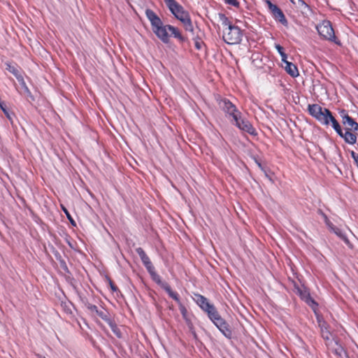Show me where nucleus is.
I'll list each match as a JSON object with an SVG mask.
<instances>
[{"label":"nucleus","mask_w":358,"mask_h":358,"mask_svg":"<svg viewBox=\"0 0 358 358\" xmlns=\"http://www.w3.org/2000/svg\"><path fill=\"white\" fill-rule=\"evenodd\" d=\"M225 3L234 6H238V2L237 0H224Z\"/></svg>","instance_id":"f704fd0d"},{"label":"nucleus","mask_w":358,"mask_h":358,"mask_svg":"<svg viewBox=\"0 0 358 358\" xmlns=\"http://www.w3.org/2000/svg\"><path fill=\"white\" fill-rule=\"evenodd\" d=\"M356 164H357V165L358 166V159H357V161L356 162Z\"/></svg>","instance_id":"37998d69"},{"label":"nucleus","mask_w":358,"mask_h":358,"mask_svg":"<svg viewBox=\"0 0 358 358\" xmlns=\"http://www.w3.org/2000/svg\"><path fill=\"white\" fill-rule=\"evenodd\" d=\"M328 125L331 123L332 127L336 131V133L343 138V131L341 129V125L338 122V121L335 119V117L332 115L331 113L328 115L327 118Z\"/></svg>","instance_id":"dca6fc26"},{"label":"nucleus","mask_w":358,"mask_h":358,"mask_svg":"<svg viewBox=\"0 0 358 358\" xmlns=\"http://www.w3.org/2000/svg\"><path fill=\"white\" fill-rule=\"evenodd\" d=\"M327 345L337 358H343V355L345 354L343 348L336 341H331Z\"/></svg>","instance_id":"9d476101"},{"label":"nucleus","mask_w":358,"mask_h":358,"mask_svg":"<svg viewBox=\"0 0 358 358\" xmlns=\"http://www.w3.org/2000/svg\"><path fill=\"white\" fill-rule=\"evenodd\" d=\"M242 36L243 34L241 29L234 24L223 30V40L228 44H238L242 40Z\"/></svg>","instance_id":"7ed1b4c3"},{"label":"nucleus","mask_w":358,"mask_h":358,"mask_svg":"<svg viewBox=\"0 0 358 358\" xmlns=\"http://www.w3.org/2000/svg\"><path fill=\"white\" fill-rule=\"evenodd\" d=\"M146 16L150 20L153 32L159 29L164 24L161 19L155 14V13L150 9L145 11Z\"/></svg>","instance_id":"1a4fd4ad"},{"label":"nucleus","mask_w":358,"mask_h":358,"mask_svg":"<svg viewBox=\"0 0 358 358\" xmlns=\"http://www.w3.org/2000/svg\"><path fill=\"white\" fill-rule=\"evenodd\" d=\"M169 296L171 298H172L173 300H175L176 302H178V303H180V299H179V296L178 294V293L172 291V292H171L169 294Z\"/></svg>","instance_id":"473e14b6"},{"label":"nucleus","mask_w":358,"mask_h":358,"mask_svg":"<svg viewBox=\"0 0 358 358\" xmlns=\"http://www.w3.org/2000/svg\"><path fill=\"white\" fill-rule=\"evenodd\" d=\"M339 114L341 122L344 126L343 139L345 142L350 145L355 144L358 136V123L345 110H341Z\"/></svg>","instance_id":"f257e3e1"},{"label":"nucleus","mask_w":358,"mask_h":358,"mask_svg":"<svg viewBox=\"0 0 358 358\" xmlns=\"http://www.w3.org/2000/svg\"><path fill=\"white\" fill-rule=\"evenodd\" d=\"M275 48L281 56L282 62H286L287 57L286 53L284 52L283 48L280 45H276Z\"/></svg>","instance_id":"a878e982"},{"label":"nucleus","mask_w":358,"mask_h":358,"mask_svg":"<svg viewBox=\"0 0 358 358\" xmlns=\"http://www.w3.org/2000/svg\"><path fill=\"white\" fill-rule=\"evenodd\" d=\"M136 252L139 255L143 265L148 270V273L150 275L154 274V268L155 267L152 265L150 258L148 257V256L146 255V253L143 250V249L141 248H137L136 249Z\"/></svg>","instance_id":"6e6552de"},{"label":"nucleus","mask_w":358,"mask_h":358,"mask_svg":"<svg viewBox=\"0 0 358 358\" xmlns=\"http://www.w3.org/2000/svg\"><path fill=\"white\" fill-rule=\"evenodd\" d=\"M63 210L64 211V213H66L68 219L69 220V221L71 222V223L73 225H76L75 224V221L73 220V218L71 217V215L69 214V213L68 212V210L65 208H63Z\"/></svg>","instance_id":"72a5a7b5"},{"label":"nucleus","mask_w":358,"mask_h":358,"mask_svg":"<svg viewBox=\"0 0 358 358\" xmlns=\"http://www.w3.org/2000/svg\"><path fill=\"white\" fill-rule=\"evenodd\" d=\"M329 229L336 235H337L340 238H341L345 243L346 245H348L349 247L352 246V244L350 243L349 239L341 229L335 227L334 224L329 227Z\"/></svg>","instance_id":"a211bd4d"},{"label":"nucleus","mask_w":358,"mask_h":358,"mask_svg":"<svg viewBox=\"0 0 358 358\" xmlns=\"http://www.w3.org/2000/svg\"><path fill=\"white\" fill-rule=\"evenodd\" d=\"M284 65L282 66L284 67L286 72L289 74L292 77H296L299 76V71L296 67V66L292 62H288L286 60V62H282Z\"/></svg>","instance_id":"4468645a"},{"label":"nucleus","mask_w":358,"mask_h":358,"mask_svg":"<svg viewBox=\"0 0 358 358\" xmlns=\"http://www.w3.org/2000/svg\"><path fill=\"white\" fill-rule=\"evenodd\" d=\"M182 24L186 31L193 34L194 27L190 18L186 19L185 21L182 22Z\"/></svg>","instance_id":"393cba45"},{"label":"nucleus","mask_w":358,"mask_h":358,"mask_svg":"<svg viewBox=\"0 0 358 358\" xmlns=\"http://www.w3.org/2000/svg\"><path fill=\"white\" fill-rule=\"evenodd\" d=\"M219 20L223 26L224 29H227L229 27H231L234 24L229 21V18L222 13L218 15Z\"/></svg>","instance_id":"412c9836"},{"label":"nucleus","mask_w":358,"mask_h":358,"mask_svg":"<svg viewBox=\"0 0 358 358\" xmlns=\"http://www.w3.org/2000/svg\"><path fill=\"white\" fill-rule=\"evenodd\" d=\"M41 358H45V357H41Z\"/></svg>","instance_id":"a18cd8bd"},{"label":"nucleus","mask_w":358,"mask_h":358,"mask_svg":"<svg viewBox=\"0 0 358 358\" xmlns=\"http://www.w3.org/2000/svg\"><path fill=\"white\" fill-rule=\"evenodd\" d=\"M319 34L324 39L334 41L336 38L334 29L329 21L325 20L317 26Z\"/></svg>","instance_id":"20e7f679"},{"label":"nucleus","mask_w":358,"mask_h":358,"mask_svg":"<svg viewBox=\"0 0 358 358\" xmlns=\"http://www.w3.org/2000/svg\"><path fill=\"white\" fill-rule=\"evenodd\" d=\"M255 163L257 164V165L258 166V167L263 171L265 172V170L264 169V167L262 166V164L257 160V159H255Z\"/></svg>","instance_id":"4c0bfd02"},{"label":"nucleus","mask_w":358,"mask_h":358,"mask_svg":"<svg viewBox=\"0 0 358 358\" xmlns=\"http://www.w3.org/2000/svg\"><path fill=\"white\" fill-rule=\"evenodd\" d=\"M168 0H164L165 3H167Z\"/></svg>","instance_id":"c03bdc74"},{"label":"nucleus","mask_w":358,"mask_h":358,"mask_svg":"<svg viewBox=\"0 0 358 358\" xmlns=\"http://www.w3.org/2000/svg\"><path fill=\"white\" fill-rule=\"evenodd\" d=\"M302 3L304 4L306 6H308L307 4H306L304 1H302Z\"/></svg>","instance_id":"79ce46f5"},{"label":"nucleus","mask_w":358,"mask_h":358,"mask_svg":"<svg viewBox=\"0 0 358 358\" xmlns=\"http://www.w3.org/2000/svg\"><path fill=\"white\" fill-rule=\"evenodd\" d=\"M205 312L207 313L208 317L213 323H215L216 321L222 318L217 309L213 304L208 308H207Z\"/></svg>","instance_id":"6ab92c4d"},{"label":"nucleus","mask_w":358,"mask_h":358,"mask_svg":"<svg viewBox=\"0 0 358 358\" xmlns=\"http://www.w3.org/2000/svg\"><path fill=\"white\" fill-rule=\"evenodd\" d=\"M108 325L110 326L113 332L117 336V337L122 338L121 331L120 330V329L117 327V326L116 325V324L114 322H113V321L110 322Z\"/></svg>","instance_id":"4be33fe9"},{"label":"nucleus","mask_w":358,"mask_h":358,"mask_svg":"<svg viewBox=\"0 0 358 358\" xmlns=\"http://www.w3.org/2000/svg\"><path fill=\"white\" fill-rule=\"evenodd\" d=\"M169 27L171 25H162L159 29H157L154 33L157 35V36L164 43H167L169 41Z\"/></svg>","instance_id":"9b49d317"},{"label":"nucleus","mask_w":358,"mask_h":358,"mask_svg":"<svg viewBox=\"0 0 358 358\" xmlns=\"http://www.w3.org/2000/svg\"><path fill=\"white\" fill-rule=\"evenodd\" d=\"M318 213L323 217L324 221L328 227H331L333 224L330 222L327 216L321 210H318Z\"/></svg>","instance_id":"c756f323"},{"label":"nucleus","mask_w":358,"mask_h":358,"mask_svg":"<svg viewBox=\"0 0 358 358\" xmlns=\"http://www.w3.org/2000/svg\"><path fill=\"white\" fill-rule=\"evenodd\" d=\"M297 293L299 294L301 298L312 308L317 305L315 301L310 297L309 292L306 289H301L299 288L297 289Z\"/></svg>","instance_id":"2eb2a0df"},{"label":"nucleus","mask_w":358,"mask_h":358,"mask_svg":"<svg viewBox=\"0 0 358 358\" xmlns=\"http://www.w3.org/2000/svg\"><path fill=\"white\" fill-rule=\"evenodd\" d=\"M158 284L167 292L168 294L172 292L173 290L167 282H162L159 279Z\"/></svg>","instance_id":"bb28decb"},{"label":"nucleus","mask_w":358,"mask_h":358,"mask_svg":"<svg viewBox=\"0 0 358 358\" xmlns=\"http://www.w3.org/2000/svg\"><path fill=\"white\" fill-rule=\"evenodd\" d=\"M350 155H351L352 157L354 159L355 162H356L358 159V154H357L354 151H351Z\"/></svg>","instance_id":"e433bc0d"},{"label":"nucleus","mask_w":358,"mask_h":358,"mask_svg":"<svg viewBox=\"0 0 358 358\" xmlns=\"http://www.w3.org/2000/svg\"><path fill=\"white\" fill-rule=\"evenodd\" d=\"M166 5L175 17H176V15H178L181 12L184 10L182 6H181L175 0H168L167 3H166Z\"/></svg>","instance_id":"ddd939ff"},{"label":"nucleus","mask_w":358,"mask_h":358,"mask_svg":"<svg viewBox=\"0 0 358 358\" xmlns=\"http://www.w3.org/2000/svg\"><path fill=\"white\" fill-rule=\"evenodd\" d=\"M195 46L197 49H200L201 48V45L199 42H196L195 43Z\"/></svg>","instance_id":"ea45409f"},{"label":"nucleus","mask_w":358,"mask_h":358,"mask_svg":"<svg viewBox=\"0 0 358 358\" xmlns=\"http://www.w3.org/2000/svg\"><path fill=\"white\" fill-rule=\"evenodd\" d=\"M19 81L20 82V83L23 87L24 92L29 96L31 95V92H30L29 88L27 87V86L26 85L25 82L22 77H20V80Z\"/></svg>","instance_id":"7c9ffc66"},{"label":"nucleus","mask_w":358,"mask_h":358,"mask_svg":"<svg viewBox=\"0 0 358 358\" xmlns=\"http://www.w3.org/2000/svg\"><path fill=\"white\" fill-rule=\"evenodd\" d=\"M153 280L158 284L159 279H160V277L156 274L155 271H154V274L151 275Z\"/></svg>","instance_id":"c9c22d12"},{"label":"nucleus","mask_w":358,"mask_h":358,"mask_svg":"<svg viewBox=\"0 0 358 358\" xmlns=\"http://www.w3.org/2000/svg\"><path fill=\"white\" fill-rule=\"evenodd\" d=\"M98 316H99L102 320L106 321L108 324L112 320H110L109 315L107 312L103 310H98L96 313Z\"/></svg>","instance_id":"5701e85b"},{"label":"nucleus","mask_w":358,"mask_h":358,"mask_svg":"<svg viewBox=\"0 0 358 358\" xmlns=\"http://www.w3.org/2000/svg\"><path fill=\"white\" fill-rule=\"evenodd\" d=\"M86 306L88 310H90L92 313H96L99 310L96 306L91 304V303H87Z\"/></svg>","instance_id":"2f4dec72"},{"label":"nucleus","mask_w":358,"mask_h":358,"mask_svg":"<svg viewBox=\"0 0 358 358\" xmlns=\"http://www.w3.org/2000/svg\"><path fill=\"white\" fill-rule=\"evenodd\" d=\"M180 311H181V313L182 314L183 316L185 315V313H186V309L183 306H180Z\"/></svg>","instance_id":"58836bf2"},{"label":"nucleus","mask_w":358,"mask_h":358,"mask_svg":"<svg viewBox=\"0 0 358 358\" xmlns=\"http://www.w3.org/2000/svg\"><path fill=\"white\" fill-rule=\"evenodd\" d=\"M7 69L13 75H15L18 80H20V77H22V76L19 74L18 71L14 66L9 65Z\"/></svg>","instance_id":"c85d7f7f"},{"label":"nucleus","mask_w":358,"mask_h":358,"mask_svg":"<svg viewBox=\"0 0 358 358\" xmlns=\"http://www.w3.org/2000/svg\"><path fill=\"white\" fill-rule=\"evenodd\" d=\"M194 300L203 311L212 305L208 302V299L205 296L201 294H195Z\"/></svg>","instance_id":"f3484780"},{"label":"nucleus","mask_w":358,"mask_h":358,"mask_svg":"<svg viewBox=\"0 0 358 358\" xmlns=\"http://www.w3.org/2000/svg\"><path fill=\"white\" fill-rule=\"evenodd\" d=\"M214 324L227 338H231V331L224 319L220 318Z\"/></svg>","instance_id":"f8f14e48"},{"label":"nucleus","mask_w":358,"mask_h":358,"mask_svg":"<svg viewBox=\"0 0 358 358\" xmlns=\"http://www.w3.org/2000/svg\"><path fill=\"white\" fill-rule=\"evenodd\" d=\"M169 31L171 32V34L178 40H179L180 42H183L185 41V37L181 34L180 30L173 27L171 26L169 27Z\"/></svg>","instance_id":"aec40b11"},{"label":"nucleus","mask_w":358,"mask_h":358,"mask_svg":"<svg viewBox=\"0 0 358 358\" xmlns=\"http://www.w3.org/2000/svg\"><path fill=\"white\" fill-rule=\"evenodd\" d=\"M266 3L275 20L279 21L282 24L286 25L287 24V20L281 9L269 0H266Z\"/></svg>","instance_id":"39448f33"},{"label":"nucleus","mask_w":358,"mask_h":358,"mask_svg":"<svg viewBox=\"0 0 358 358\" xmlns=\"http://www.w3.org/2000/svg\"><path fill=\"white\" fill-rule=\"evenodd\" d=\"M236 127H238L241 130L245 131L251 135H256L257 132L255 129L252 127V125L250 123L249 121L241 119V115L237 116L236 120H234Z\"/></svg>","instance_id":"0eeeda50"},{"label":"nucleus","mask_w":358,"mask_h":358,"mask_svg":"<svg viewBox=\"0 0 358 358\" xmlns=\"http://www.w3.org/2000/svg\"><path fill=\"white\" fill-rule=\"evenodd\" d=\"M176 17L182 22L185 21L186 19L189 18V14L186 11L183 10L178 15H176Z\"/></svg>","instance_id":"cd10ccee"},{"label":"nucleus","mask_w":358,"mask_h":358,"mask_svg":"<svg viewBox=\"0 0 358 358\" xmlns=\"http://www.w3.org/2000/svg\"><path fill=\"white\" fill-rule=\"evenodd\" d=\"M321 331H322V336L324 339L327 341H331V333L327 329V328L324 327V324L321 325Z\"/></svg>","instance_id":"b1692460"},{"label":"nucleus","mask_w":358,"mask_h":358,"mask_svg":"<svg viewBox=\"0 0 358 358\" xmlns=\"http://www.w3.org/2000/svg\"><path fill=\"white\" fill-rule=\"evenodd\" d=\"M110 286L113 290L115 291L117 289L116 287H115L113 285L111 284Z\"/></svg>","instance_id":"a19ab883"},{"label":"nucleus","mask_w":358,"mask_h":358,"mask_svg":"<svg viewBox=\"0 0 358 358\" xmlns=\"http://www.w3.org/2000/svg\"><path fill=\"white\" fill-rule=\"evenodd\" d=\"M220 106L226 113L232 117L233 120H236L237 116L241 115L235 105L227 99L222 100L220 102Z\"/></svg>","instance_id":"423d86ee"},{"label":"nucleus","mask_w":358,"mask_h":358,"mask_svg":"<svg viewBox=\"0 0 358 358\" xmlns=\"http://www.w3.org/2000/svg\"><path fill=\"white\" fill-rule=\"evenodd\" d=\"M308 111L312 117L315 118L322 124L328 126L327 118L328 115L331 113L329 109L315 103L308 105Z\"/></svg>","instance_id":"f03ea898"}]
</instances>
